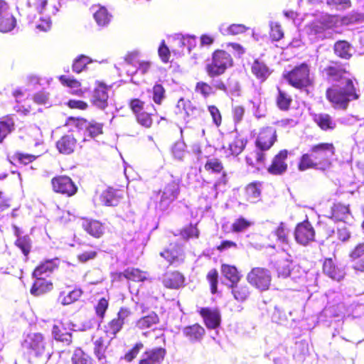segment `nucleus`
<instances>
[{"label":"nucleus","mask_w":364,"mask_h":364,"mask_svg":"<svg viewBox=\"0 0 364 364\" xmlns=\"http://www.w3.org/2000/svg\"><path fill=\"white\" fill-rule=\"evenodd\" d=\"M248 28L244 24H232L225 28H221L223 34L238 35L245 33Z\"/></svg>","instance_id":"47"},{"label":"nucleus","mask_w":364,"mask_h":364,"mask_svg":"<svg viewBox=\"0 0 364 364\" xmlns=\"http://www.w3.org/2000/svg\"><path fill=\"white\" fill-rule=\"evenodd\" d=\"M252 73L258 78L264 81L270 75L269 68L263 62L258 60L254 61L252 65Z\"/></svg>","instance_id":"31"},{"label":"nucleus","mask_w":364,"mask_h":364,"mask_svg":"<svg viewBox=\"0 0 364 364\" xmlns=\"http://www.w3.org/2000/svg\"><path fill=\"white\" fill-rule=\"evenodd\" d=\"M277 140V134L274 128L267 127L263 128L257 139V147L260 151L269 149Z\"/></svg>","instance_id":"9"},{"label":"nucleus","mask_w":364,"mask_h":364,"mask_svg":"<svg viewBox=\"0 0 364 364\" xmlns=\"http://www.w3.org/2000/svg\"><path fill=\"white\" fill-rule=\"evenodd\" d=\"M47 0H28V6L30 8L36 9L39 14H41L43 10L47 5Z\"/></svg>","instance_id":"64"},{"label":"nucleus","mask_w":364,"mask_h":364,"mask_svg":"<svg viewBox=\"0 0 364 364\" xmlns=\"http://www.w3.org/2000/svg\"><path fill=\"white\" fill-rule=\"evenodd\" d=\"M179 186L177 183L172 181L168 183L162 190L157 193V200L161 209H166L178 196Z\"/></svg>","instance_id":"8"},{"label":"nucleus","mask_w":364,"mask_h":364,"mask_svg":"<svg viewBox=\"0 0 364 364\" xmlns=\"http://www.w3.org/2000/svg\"><path fill=\"white\" fill-rule=\"evenodd\" d=\"M153 100L160 105L165 98V90L161 85L156 84L153 87Z\"/></svg>","instance_id":"51"},{"label":"nucleus","mask_w":364,"mask_h":364,"mask_svg":"<svg viewBox=\"0 0 364 364\" xmlns=\"http://www.w3.org/2000/svg\"><path fill=\"white\" fill-rule=\"evenodd\" d=\"M21 346L30 358L50 357L49 344L41 333L30 332L23 336Z\"/></svg>","instance_id":"2"},{"label":"nucleus","mask_w":364,"mask_h":364,"mask_svg":"<svg viewBox=\"0 0 364 364\" xmlns=\"http://www.w3.org/2000/svg\"><path fill=\"white\" fill-rule=\"evenodd\" d=\"M246 141L243 139H235L229 145V149L232 155H238L245 148Z\"/></svg>","instance_id":"49"},{"label":"nucleus","mask_w":364,"mask_h":364,"mask_svg":"<svg viewBox=\"0 0 364 364\" xmlns=\"http://www.w3.org/2000/svg\"><path fill=\"white\" fill-rule=\"evenodd\" d=\"M91 61L89 57L82 55L75 60L73 64V70L79 73L85 69L87 65Z\"/></svg>","instance_id":"45"},{"label":"nucleus","mask_w":364,"mask_h":364,"mask_svg":"<svg viewBox=\"0 0 364 364\" xmlns=\"http://www.w3.org/2000/svg\"><path fill=\"white\" fill-rule=\"evenodd\" d=\"M309 168L317 169V163L316 160L309 154H303L299 164V170L301 171H306Z\"/></svg>","instance_id":"42"},{"label":"nucleus","mask_w":364,"mask_h":364,"mask_svg":"<svg viewBox=\"0 0 364 364\" xmlns=\"http://www.w3.org/2000/svg\"><path fill=\"white\" fill-rule=\"evenodd\" d=\"M14 160H16L21 164H27L36 159V156L28 154L16 153L13 156Z\"/></svg>","instance_id":"61"},{"label":"nucleus","mask_w":364,"mask_h":364,"mask_svg":"<svg viewBox=\"0 0 364 364\" xmlns=\"http://www.w3.org/2000/svg\"><path fill=\"white\" fill-rule=\"evenodd\" d=\"M60 81L62 84L70 87V88L76 89L74 91V93L76 95L81 96L83 93V91L80 89V82L74 78L67 77L65 75H61L59 77Z\"/></svg>","instance_id":"43"},{"label":"nucleus","mask_w":364,"mask_h":364,"mask_svg":"<svg viewBox=\"0 0 364 364\" xmlns=\"http://www.w3.org/2000/svg\"><path fill=\"white\" fill-rule=\"evenodd\" d=\"M246 194L247 200L250 202H255L260 195V191L256 183L249 184L246 188Z\"/></svg>","instance_id":"50"},{"label":"nucleus","mask_w":364,"mask_h":364,"mask_svg":"<svg viewBox=\"0 0 364 364\" xmlns=\"http://www.w3.org/2000/svg\"><path fill=\"white\" fill-rule=\"evenodd\" d=\"M136 117L138 123L146 128H149L152 124L151 114L147 112H141L137 114Z\"/></svg>","instance_id":"57"},{"label":"nucleus","mask_w":364,"mask_h":364,"mask_svg":"<svg viewBox=\"0 0 364 364\" xmlns=\"http://www.w3.org/2000/svg\"><path fill=\"white\" fill-rule=\"evenodd\" d=\"M289 230L287 225L281 222L279 226L272 232L277 237V240L282 245H288L289 243Z\"/></svg>","instance_id":"40"},{"label":"nucleus","mask_w":364,"mask_h":364,"mask_svg":"<svg viewBox=\"0 0 364 364\" xmlns=\"http://www.w3.org/2000/svg\"><path fill=\"white\" fill-rule=\"evenodd\" d=\"M199 313L204 320L208 328L214 329L220 324V314L218 309L210 308H200Z\"/></svg>","instance_id":"14"},{"label":"nucleus","mask_w":364,"mask_h":364,"mask_svg":"<svg viewBox=\"0 0 364 364\" xmlns=\"http://www.w3.org/2000/svg\"><path fill=\"white\" fill-rule=\"evenodd\" d=\"M205 168L208 171L211 170L215 173H220L223 169V166L219 159H210L205 163Z\"/></svg>","instance_id":"55"},{"label":"nucleus","mask_w":364,"mask_h":364,"mask_svg":"<svg viewBox=\"0 0 364 364\" xmlns=\"http://www.w3.org/2000/svg\"><path fill=\"white\" fill-rule=\"evenodd\" d=\"M166 355L163 348H155L146 350L141 355L139 364H161Z\"/></svg>","instance_id":"13"},{"label":"nucleus","mask_w":364,"mask_h":364,"mask_svg":"<svg viewBox=\"0 0 364 364\" xmlns=\"http://www.w3.org/2000/svg\"><path fill=\"white\" fill-rule=\"evenodd\" d=\"M251 225V223L245 218H239L232 224V230L235 232H242Z\"/></svg>","instance_id":"59"},{"label":"nucleus","mask_w":364,"mask_h":364,"mask_svg":"<svg viewBox=\"0 0 364 364\" xmlns=\"http://www.w3.org/2000/svg\"><path fill=\"white\" fill-rule=\"evenodd\" d=\"M270 37L273 41H279L284 36L281 26L277 23L272 21L270 23Z\"/></svg>","instance_id":"54"},{"label":"nucleus","mask_w":364,"mask_h":364,"mask_svg":"<svg viewBox=\"0 0 364 364\" xmlns=\"http://www.w3.org/2000/svg\"><path fill=\"white\" fill-rule=\"evenodd\" d=\"M288 151L287 150H282L277 154L272 165L269 167L268 171L274 175H279L284 173L287 168L286 159H287Z\"/></svg>","instance_id":"16"},{"label":"nucleus","mask_w":364,"mask_h":364,"mask_svg":"<svg viewBox=\"0 0 364 364\" xmlns=\"http://www.w3.org/2000/svg\"><path fill=\"white\" fill-rule=\"evenodd\" d=\"M172 153L175 159L183 160L186 155V144L183 141H177L172 148Z\"/></svg>","instance_id":"52"},{"label":"nucleus","mask_w":364,"mask_h":364,"mask_svg":"<svg viewBox=\"0 0 364 364\" xmlns=\"http://www.w3.org/2000/svg\"><path fill=\"white\" fill-rule=\"evenodd\" d=\"M290 256L277 261L275 267L278 274V277L286 278L289 276L291 272V260Z\"/></svg>","instance_id":"35"},{"label":"nucleus","mask_w":364,"mask_h":364,"mask_svg":"<svg viewBox=\"0 0 364 364\" xmlns=\"http://www.w3.org/2000/svg\"><path fill=\"white\" fill-rule=\"evenodd\" d=\"M159 322V318L158 315L152 311L146 316H144L140 318L136 323V326L141 330L144 331L148 328H152L154 326Z\"/></svg>","instance_id":"25"},{"label":"nucleus","mask_w":364,"mask_h":364,"mask_svg":"<svg viewBox=\"0 0 364 364\" xmlns=\"http://www.w3.org/2000/svg\"><path fill=\"white\" fill-rule=\"evenodd\" d=\"M322 73L329 81L340 83L338 87L326 90V97L335 108L346 109L350 102L359 98L360 94L356 91L353 80L341 67L329 65Z\"/></svg>","instance_id":"1"},{"label":"nucleus","mask_w":364,"mask_h":364,"mask_svg":"<svg viewBox=\"0 0 364 364\" xmlns=\"http://www.w3.org/2000/svg\"><path fill=\"white\" fill-rule=\"evenodd\" d=\"M143 348L144 344L142 343L139 342L136 343L135 346L124 355V360L127 362H131L137 356Z\"/></svg>","instance_id":"56"},{"label":"nucleus","mask_w":364,"mask_h":364,"mask_svg":"<svg viewBox=\"0 0 364 364\" xmlns=\"http://www.w3.org/2000/svg\"><path fill=\"white\" fill-rule=\"evenodd\" d=\"M331 218L336 221H343L346 223H350L353 216L350 212L348 205L336 203L331 207Z\"/></svg>","instance_id":"15"},{"label":"nucleus","mask_w":364,"mask_h":364,"mask_svg":"<svg viewBox=\"0 0 364 364\" xmlns=\"http://www.w3.org/2000/svg\"><path fill=\"white\" fill-rule=\"evenodd\" d=\"M336 21V16L325 14L318 21H314L309 26L308 32L311 35L321 34L326 29L333 27Z\"/></svg>","instance_id":"11"},{"label":"nucleus","mask_w":364,"mask_h":364,"mask_svg":"<svg viewBox=\"0 0 364 364\" xmlns=\"http://www.w3.org/2000/svg\"><path fill=\"white\" fill-rule=\"evenodd\" d=\"M246 163L252 167L260 168L265 160V154L262 151H255L246 156Z\"/></svg>","instance_id":"36"},{"label":"nucleus","mask_w":364,"mask_h":364,"mask_svg":"<svg viewBox=\"0 0 364 364\" xmlns=\"http://www.w3.org/2000/svg\"><path fill=\"white\" fill-rule=\"evenodd\" d=\"M314 121L323 130L333 129L336 124L328 114H316Z\"/></svg>","instance_id":"37"},{"label":"nucleus","mask_w":364,"mask_h":364,"mask_svg":"<svg viewBox=\"0 0 364 364\" xmlns=\"http://www.w3.org/2000/svg\"><path fill=\"white\" fill-rule=\"evenodd\" d=\"M52 335L56 341H60L67 346L72 343V334L66 331L65 325L62 322L53 325Z\"/></svg>","instance_id":"19"},{"label":"nucleus","mask_w":364,"mask_h":364,"mask_svg":"<svg viewBox=\"0 0 364 364\" xmlns=\"http://www.w3.org/2000/svg\"><path fill=\"white\" fill-rule=\"evenodd\" d=\"M176 41L181 46H186L189 51L196 46V38L192 36H181Z\"/></svg>","instance_id":"60"},{"label":"nucleus","mask_w":364,"mask_h":364,"mask_svg":"<svg viewBox=\"0 0 364 364\" xmlns=\"http://www.w3.org/2000/svg\"><path fill=\"white\" fill-rule=\"evenodd\" d=\"M76 139L73 135L68 134L62 136L56 143L58 150L64 154L73 153L76 146Z\"/></svg>","instance_id":"20"},{"label":"nucleus","mask_w":364,"mask_h":364,"mask_svg":"<svg viewBox=\"0 0 364 364\" xmlns=\"http://www.w3.org/2000/svg\"><path fill=\"white\" fill-rule=\"evenodd\" d=\"M336 149L332 143H321L311 148V156L317 163V169L326 171L332 165Z\"/></svg>","instance_id":"3"},{"label":"nucleus","mask_w":364,"mask_h":364,"mask_svg":"<svg viewBox=\"0 0 364 364\" xmlns=\"http://www.w3.org/2000/svg\"><path fill=\"white\" fill-rule=\"evenodd\" d=\"M126 279L134 282H143L148 279V273L136 268H127L122 274Z\"/></svg>","instance_id":"32"},{"label":"nucleus","mask_w":364,"mask_h":364,"mask_svg":"<svg viewBox=\"0 0 364 364\" xmlns=\"http://www.w3.org/2000/svg\"><path fill=\"white\" fill-rule=\"evenodd\" d=\"M101 198L105 205L108 206H115L118 204L120 196L117 194V192L115 190L109 188L103 192Z\"/></svg>","instance_id":"39"},{"label":"nucleus","mask_w":364,"mask_h":364,"mask_svg":"<svg viewBox=\"0 0 364 364\" xmlns=\"http://www.w3.org/2000/svg\"><path fill=\"white\" fill-rule=\"evenodd\" d=\"M353 49L351 46L345 41H340L334 45L336 55L341 58L349 59L352 56Z\"/></svg>","instance_id":"29"},{"label":"nucleus","mask_w":364,"mask_h":364,"mask_svg":"<svg viewBox=\"0 0 364 364\" xmlns=\"http://www.w3.org/2000/svg\"><path fill=\"white\" fill-rule=\"evenodd\" d=\"M107 87L100 85L95 90L92 96V103L100 109H104L107 107L108 102V94Z\"/></svg>","instance_id":"23"},{"label":"nucleus","mask_w":364,"mask_h":364,"mask_svg":"<svg viewBox=\"0 0 364 364\" xmlns=\"http://www.w3.org/2000/svg\"><path fill=\"white\" fill-rule=\"evenodd\" d=\"M232 294L234 298L238 301H245L250 296V290L247 285L237 283L231 284Z\"/></svg>","instance_id":"34"},{"label":"nucleus","mask_w":364,"mask_h":364,"mask_svg":"<svg viewBox=\"0 0 364 364\" xmlns=\"http://www.w3.org/2000/svg\"><path fill=\"white\" fill-rule=\"evenodd\" d=\"M16 246L21 249L23 254L27 257L31 251V239L28 236L19 237L16 241Z\"/></svg>","instance_id":"46"},{"label":"nucleus","mask_w":364,"mask_h":364,"mask_svg":"<svg viewBox=\"0 0 364 364\" xmlns=\"http://www.w3.org/2000/svg\"><path fill=\"white\" fill-rule=\"evenodd\" d=\"M291 99L284 92L279 90V95L277 99V105L282 109H287L290 105Z\"/></svg>","instance_id":"53"},{"label":"nucleus","mask_w":364,"mask_h":364,"mask_svg":"<svg viewBox=\"0 0 364 364\" xmlns=\"http://www.w3.org/2000/svg\"><path fill=\"white\" fill-rule=\"evenodd\" d=\"M112 16L104 6H100L94 13V18L99 26H107L111 21Z\"/></svg>","instance_id":"33"},{"label":"nucleus","mask_w":364,"mask_h":364,"mask_svg":"<svg viewBox=\"0 0 364 364\" xmlns=\"http://www.w3.org/2000/svg\"><path fill=\"white\" fill-rule=\"evenodd\" d=\"M218 275L216 269H211L207 275V279L210 282V289L213 294H215L217 290Z\"/></svg>","instance_id":"63"},{"label":"nucleus","mask_w":364,"mask_h":364,"mask_svg":"<svg viewBox=\"0 0 364 364\" xmlns=\"http://www.w3.org/2000/svg\"><path fill=\"white\" fill-rule=\"evenodd\" d=\"M247 280L256 289L260 291H266L270 286L272 276L267 269L255 267L247 274Z\"/></svg>","instance_id":"6"},{"label":"nucleus","mask_w":364,"mask_h":364,"mask_svg":"<svg viewBox=\"0 0 364 364\" xmlns=\"http://www.w3.org/2000/svg\"><path fill=\"white\" fill-rule=\"evenodd\" d=\"M58 266V259H48L39 264L34 270L33 276L34 277H43L53 272Z\"/></svg>","instance_id":"22"},{"label":"nucleus","mask_w":364,"mask_h":364,"mask_svg":"<svg viewBox=\"0 0 364 364\" xmlns=\"http://www.w3.org/2000/svg\"><path fill=\"white\" fill-rule=\"evenodd\" d=\"M16 26V19L9 11L0 15V31L8 33Z\"/></svg>","instance_id":"26"},{"label":"nucleus","mask_w":364,"mask_h":364,"mask_svg":"<svg viewBox=\"0 0 364 364\" xmlns=\"http://www.w3.org/2000/svg\"><path fill=\"white\" fill-rule=\"evenodd\" d=\"M72 364H92L90 357L81 349H76L72 357Z\"/></svg>","instance_id":"44"},{"label":"nucleus","mask_w":364,"mask_h":364,"mask_svg":"<svg viewBox=\"0 0 364 364\" xmlns=\"http://www.w3.org/2000/svg\"><path fill=\"white\" fill-rule=\"evenodd\" d=\"M122 326V321H120L117 318H114L105 327L106 333L108 336H114L121 330Z\"/></svg>","instance_id":"48"},{"label":"nucleus","mask_w":364,"mask_h":364,"mask_svg":"<svg viewBox=\"0 0 364 364\" xmlns=\"http://www.w3.org/2000/svg\"><path fill=\"white\" fill-rule=\"evenodd\" d=\"M108 300L105 298H102L99 300L97 306H95L96 314L98 316L102 318L108 308Z\"/></svg>","instance_id":"62"},{"label":"nucleus","mask_w":364,"mask_h":364,"mask_svg":"<svg viewBox=\"0 0 364 364\" xmlns=\"http://www.w3.org/2000/svg\"><path fill=\"white\" fill-rule=\"evenodd\" d=\"M109 343L107 338L102 337L97 338L94 342V353L99 360H102L105 358V351Z\"/></svg>","instance_id":"38"},{"label":"nucleus","mask_w":364,"mask_h":364,"mask_svg":"<svg viewBox=\"0 0 364 364\" xmlns=\"http://www.w3.org/2000/svg\"><path fill=\"white\" fill-rule=\"evenodd\" d=\"M184 283V277L178 272H167L163 278L164 285L169 289H178Z\"/></svg>","instance_id":"21"},{"label":"nucleus","mask_w":364,"mask_h":364,"mask_svg":"<svg viewBox=\"0 0 364 364\" xmlns=\"http://www.w3.org/2000/svg\"><path fill=\"white\" fill-rule=\"evenodd\" d=\"M82 290L75 289L68 293L61 291L58 296V301L63 306L69 305L78 300L82 295Z\"/></svg>","instance_id":"28"},{"label":"nucleus","mask_w":364,"mask_h":364,"mask_svg":"<svg viewBox=\"0 0 364 364\" xmlns=\"http://www.w3.org/2000/svg\"><path fill=\"white\" fill-rule=\"evenodd\" d=\"M296 242L303 246H306L315 240V230L311 224L305 220L297 224L294 230Z\"/></svg>","instance_id":"7"},{"label":"nucleus","mask_w":364,"mask_h":364,"mask_svg":"<svg viewBox=\"0 0 364 364\" xmlns=\"http://www.w3.org/2000/svg\"><path fill=\"white\" fill-rule=\"evenodd\" d=\"M183 333L188 338L191 342L200 341L204 334V328L198 323L188 326L183 329Z\"/></svg>","instance_id":"24"},{"label":"nucleus","mask_w":364,"mask_h":364,"mask_svg":"<svg viewBox=\"0 0 364 364\" xmlns=\"http://www.w3.org/2000/svg\"><path fill=\"white\" fill-rule=\"evenodd\" d=\"M170 264L178 265L184 261L185 255L181 246L171 244L168 248L160 253Z\"/></svg>","instance_id":"12"},{"label":"nucleus","mask_w":364,"mask_h":364,"mask_svg":"<svg viewBox=\"0 0 364 364\" xmlns=\"http://www.w3.org/2000/svg\"><path fill=\"white\" fill-rule=\"evenodd\" d=\"M232 63V59L228 53L217 50L213 55L211 63L206 65V72L211 77L218 76L224 73Z\"/></svg>","instance_id":"4"},{"label":"nucleus","mask_w":364,"mask_h":364,"mask_svg":"<svg viewBox=\"0 0 364 364\" xmlns=\"http://www.w3.org/2000/svg\"><path fill=\"white\" fill-rule=\"evenodd\" d=\"M82 227L89 235L96 238L100 237L104 233V228L97 220L83 219Z\"/></svg>","instance_id":"18"},{"label":"nucleus","mask_w":364,"mask_h":364,"mask_svg":"<svg viewBox=\"0 0 364 364\" xmlns=\"http://www.w3.org/2000/svg\"><path fill=\"white\" fill-rule=\"evenodd\" d=\"M14 122L11 118L4 117L0 120V143L14 129Z\"/></svg>","instance_id":"41"},{"label":"nucleus","mask_w":364,"mask_h":364,"mask_svg":"<svg viewBox=\"0 0 364 364\" xmlns=\"http://www.w3.org/2000/svg\"><path fill=\"white\" fill-rule=\"evenodd\" d=\"M285 77L290 85L296 88L306 87L312 83L309 67L306 63L295 67Z\"/></svg>","instance_id":"5"},{"label":"nucleus","mask_w":364,"mask_h":364,"mask_svg":"<svg viewBox=\"0 0 364 364\" xmlns=\"http://www.w3.org/2000/svg\"><path fill=\"white\" fill-rule=\"evenodd\" d=\"M53 190L55 192L71 196L77 191V187L68 176H58L52 180Z\"/></svg>","instance_id":"10"},{"label":"nucleus","mask_w":364,"mask_h":364,"mask_svg":"<svg viewBox=\"0 0 364 364\" xmlns=\"http://www.w3.org/2000/svg\"><path fill=\"white\" fill-rule=\"evenodd\" d=\"M102 126L101 124L90 122L86 127V133L91 137H95L102 133Z\"/></svg>","instance_id":"58"},{"label":"nucleus","mask_w":364,"mask_h":364,"mask_svg":"<svg viewBox=\"0 0 364 364\" xmlns=\"http://www.w3.org/2000/svg\"><path fill=\"white\" fill-rule=\"evenodd\" d=\"M221 273L231 282L232 284L237 283L241 278V275L237 268L232 265L225 264H222Z\"/></svg>","instance_id":"30"},{"label":"nucleus","mask_w":364,"mask_h":364,"mask_svg":"<svg viewBox=\"0 0 364 364\" xmlns=\"http://www.w3.org/2000/svg\"><path fill=\"white\" fill-rule=\"evenodd\" d=\"M36 278V280L31 289V294L39 296L52 289L53 284L51 282L45 280L43 277H38Z\"/></svg>","instance_id":"27"},{"label":"nucleus","mask_w":364,"mask_h":364,"mask_svg":"<svg viewBox=\"0 0 364 364\" xmlns=\"http://www.w3.org/2000/svg\"><path fill=\"white\" fill-rule=\"evenodd\" d=\"M323 271L326 275L336 281H341L345 276L343 269L338 267L331 258L325 259Z\"/></svg>","instance_id":"17"}]
</instances>
